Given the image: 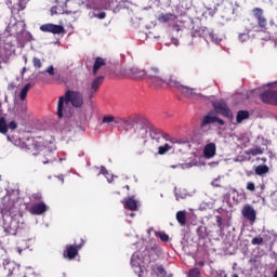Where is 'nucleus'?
I'll return each instance as SVG.
<instances>
[{
	"instance_id": "20",
	"label": "nucleus",
	"mask_w": 277,
	"mask_h": 277,
	"mask_svg": "<svg viewBox=\"0 0 277 277\" xmlns=\"http://www.w3.org/2000/svg\"><path fill=\"white\" fill-rule=\"evenodd\" d=\"M4 233L6 235H16V233H18V222L12 219L10 224L4 226Z\"/></svg>"
},
{
	"instance_id": "32",
	"label": "nucleus",
	"mask_w": 277,
	"mask_h": 277,
	"mask_svg": "<svg viewBox=\"0 0 277 277\" xmlns=\"http://www.w3.org/2000/svg\"><path fill=\"white\" fill-rule=\"evenodd\" d=\"M156 237H159L160 241L164 243L170 241V236L163 232H155Z\"/></svg>"
},
{
	"instance_id": "38",
	"label": "nucleus",
	"mask_w": 277,
	"mask_h": 277,
	"mask_svg": "<svg viewBox=\"0 0 277 277\" xmlns=\"http://www.w3.org/2000/svg\"><path fill=\"white\" fill-rule=\"evenodd\" d=\"M30 200L31 202H40L42 200V194L40 193H34L31 196H30Z\"/></svg>"
},
{
	"instance_id": "19",
	"label": "nucleus",
	"mask_w": 277,
	"mask_h": 277,
	"mask_svg": "<svg viewBox=\"0 0 277 277\" xmlns=\"http://www.w3.org/2000/svg\"><path fill=\"white\" fill-rule=\"evenodd\" d=\"M148 81H149V84L151 85V88H155V90H161V88H163L164 83L168 85V81H170V78L163 80L160 76H158L156 78H151Z\"/></svg>"
},
{
	"instance_id": "50",
	"label": "nucleus",
	"mask_w": 277,
	"mask_h": 277,
	"mask_svg": "<svg viewBox=\"0 0 277 277\" xmlns=\"http://www.w3.org/2000/svg\"><path fill=\"white\" fill-rule=\"evenodd\" d=\"M217 275L219 277H228L225 271H219Z\"/></svg>"
},
{
	"instance_id": "2",
	"label": "nucleus",
	"mask_w": 277,
	"mask_h": 277,
	"mask_svg": "<svg viewBox=\"0 0 277 277\" xmlns=\"http://www.w3.org/2000/svg\"><path fill=\"white\" fill-rule=\"evenodd\" d=\"M15 146H18V148H22V150H25L29 155H38V153L47 148L48 144L42 140V137H27L15 141Z\"/></svg>"
},
{
	"instance_id": "62",
	"label": "nucleus",
	"mask_w": 277,
	"mask_h": 277,
	"mask_svg": "<svg viewBox=\"0 0 277 277\" xmlns=\"http://www.w3.org/2000/svg\"><path fill=\"white\" fill-rule=\"evenodd\" d=\"M126 188L129 189V185H127Z\"/></svg>"
},
{
	"instance_id": "26",
	"label": "nucleus",
	"mask_w": 277,
	"mask_h": 277,
	"mask_svg": "<svg viewBox=\"0 0 277 277\" xmlns=\"http://www.w3.org/2000/svg\"><path fill=\"white\" fill-rule=\"evenodd\" d=\"M175 217L181 226H185L187 224V214L185 211H177Z\"/></svg>"
},
{
	"instance_id": "6",
	"label": "nucleus",
	"mask_w": 277,
	"mask_h": 277,
	"mask_svg": "<svg viewBox=\"0 0 277 277\" xmlns=\"http://www.w3.org/2000/svg\"><path fill=\"white\" fill-rule=\"evenodd\" d=\"M212 107L214 111H216L220 116H223V118H228L229 120H233V110H230V107H228V104H226L224 100L212 102Z\"/></svg>"
},
{
	"instance_id": "15",
	"label": "nucleus",
	"mask_w": 277,
	"mask_h": 277,
	"mask_svg": "<svg viewBox=\"0 0 277 277\" xmlns=\"http://www.w3.org/2000/svg\"><path fill=\"white\" fill-rule=\"evenodd\" d=\"M127 75L130 79H144V77H146V71L138 69L137 67H132L128 69Z\"/></svg>"
},
{
	"instance_id": "10",
	"label": "nucleus",
	"mask_w": 277,
	"mask_h": 277,
	"mask_svg": "<svg viewBox=\"0 0 277 277\" xmlns=\"http://www.w3.org/2000/svg\"><path fill=\"white\" fill-rule=\"evenodd\" d=\"M260 101L265 105L277 107V91L273 89L264 90L260 93Z\"/></svg>"
},
{
	"instance_id": "4",
	"label": "nucleus",
	"mask_w": 277,
	"mask_h": 277,
	"mask_svg": "<svg viewBox=\"0 0 277 277\" xmlns=\"http://www.w3.org/2000/svg\"><path fill=\"white\" fill-rule=\"evenodd\" d=\"M253 18H255L258 25V29L261 31H269L271 27H276L274 19H271L269 23L267 22V17H265V13L261 8H254L252 10Z\"/></svg>"
},
{
	"instance_id": "23",
	"label": "nucleus",
	"mask_w": 277,
	"mask_h": 277,
	"mask_svg": "<svg viewBox=\"0 0 277 277\" xmlns=\"http://www.w3.org/2000/svg\"><path fill=\"white\" fill-rule=\"evenodd\" d=\"M148 133H149L151 140H155V142H159V140H161V137H163V133L161 132V130H159L157 128L149 127Z\"/></svg>"
},
{
	"instance_id": "21",
	"label": "nucleus",
	"mask_w": 277,
	"mask_h": 277,
	"mask_svg": "<svg viewBox=\"0 0 277 277\" xmlns=\"http://www.w3.org/2000/svg\"><path fill=\"white\" fill-rule=\"evenodd\" d=\"M103 66H107V61L101 56H97L93 63V75H98V70L102 69Z\"/></svg>"
},
{
	"instance_id": "44",
	"label": "nucleus",
	"mask_w": 277,
	"mask_h": 277,
	"mask_svg": "<svg viewBox=\"0 0 277 277\" xmlns=\"http://www.w3.org/2000/svg\"><path fill=\"white\" fill-rule=\"evenodd\" d=\"M8 205H9V207H5L4 210L6 211V213H12V208L14 207V201L9 200Z\"/></svg>"
},
{
	"instance_id": "35",
	"label": "nucleus",
	"mask_w": 277,
	"mask_h": 277,
	"mask_svg": "<svg viewBox=\"0 0 277 277\" xmlns=\"http://www.w3.org/2000/svg\"><path fill=\"white\" fill-rule=\"evenodd\" d=\"M263 153H264L263 148L255 147V148L249 149L248 155H252V157H256V155H263Z\"/></svg>"
},
{
	"instance_id": "29",
	"label": "nucleus",
	"mask_w": 277,
	"mask_h": 277,
	"mask_svg": "<svg viewBox=\"0 0 277 277\" xmlns=\"http://www.w3.org/2000/svg\"><path fill=\"white\" fill-rule=\"evenodd\" d=\"M30 88H34V83L28 82L25 84V87L22 89L19 93L21 101H25L27 98V92H29Z\"/></svg>"
},
{
	"instance_id": "27",
	"label": "nucleus",
	"mask_w": 277,
	"mask_h": 277,
	"mask_svg": "<svg viewBox=\"0 0 277 277\" xmlns=\"http://www.w3.org/2000/svg\"><path fill=\"white\" fill-rule=\"evenodd\" d=\"M120 120V117H115L111 115H106L102 119V124H110V122H114L115 124H118V121Z\"/></svg>"
},
{
	"instance_id": "11",
	"label": "nucleus",
	"mask_w": 277,
	"mask_h": 277,
	"mask_svg": "<svg viewBox=\"0 0 277 277\" xmlns=\"http://www.w3.org/2000/svg\"><path fill=\"white\" fill-rule=\"evenodd\" d=\"M40 31L44 34L60 35L64 34V26L57 24H43L40 26Z\"/></svg>"
},
{
	"instance_id": "8",
	"label": "nucleus",
	"mask_w": 277,
	"mask_h": 277,
	"mask_svg": "<svg viewBox=\"0 0 277 277\" xmlns=\"http://www.w3.org/2000/svg\"><path fill=\"white\" fill-rule=\"evenodd\" d=\"M103 81H105V76H97L91 83L87 85L85 92L89 101H92L96 92L101 90Z\"/></svg>"
},
{
	"instance_id": "12",
	"label": "nucleus",
	"mask_w": 277,
	"mask_h": 277,
	"mask_svg": "<svg viewBox=\"0 0 277 277\" xmlns=\"http://www.w3.org/2000/svg\"><path fill=\"white\" fill-rule=\"evenodd\" d=\"M242 216L249 222H256V210L250 205H245L241 210Z\"/></svg>"
},
{
	"instance_id": "17",
	"label": "nucleus",
	"mask_w": 277,
	"mask_h": 277,
	"mask_svg": "<svg viewBox=\"0 0 277 277\" xmlns=\"http://www.w3.org/2000/svg\"><path fill=\"white\" fill-rule=\"evenodd\" d=\"M216 150L217 146H215V143H209L203 148V156L206 159H212V157H215Z\"/></svg>"
},
{
	"instance_id": "39",
	"label": "nucleus",
	"mask_w": 277,
	"mask_h": 277,
	"mask_svg": "<svg viewBox=\"0 0 277 277\" xmlns=\"http://www.w3.org/2000/svg\"><path fill=\"white\" fill-rule=\"evenodd\" d=\"M51 14L52 16H54V14H64V9H62V6H52L51 8Z\"/></svg>"
},
{
	"instance_id": "47",
	"label": "nucleus",
	"mask_w": 277,
	"mask_h": 277,
	"mask_svg": "<svg viewBox=\"0 0 277 277\" xmlns=\"http://www.w3.org/2000/svg\"><path fill=\"white\" fill-rule=\"evenodd\" d=\"M18 124L15 123V121H11L8 126V129H11V131L16 130Z\"/></svg>"
},
{
	"instance_id": "52",
	"label": "nucleus",
	"mask_w": 277,
	"mask_h": 277,
	"mask_svg": "<svg viewBox=\"0 0 277 277\" xmlns=\"http://www.w3.org/2000/svg\"><path fill=\"white\" fill-rule=\"evenodd\" d=\"M14 89V84L10 83L9 84V90H13Z\"/></svg>"
},
{
	"instance_id": "59",
	"label": "nucleus",
	"mask_w": 277,
	"mask_h": 277,
	"mask_svg": "<svg viewBox=\"0 0 277 277\" xmlns=\"http://www.w3.org/2000/svg\"><path fill=\"white\" fill-rule=\"evenodd\" d=\"M1 111H3V108H1V104H0V116H1Z\"/></svg>"
},
{
	"instance_id": "46",
	"label": "nucleus",
	"mask_w": 277,
	"mask_h": 277,
	"mask_svg": "<svg viewBox=\"0 0 277 277\" xmlns=\"http://www.w3.org/2000/svg\"><path fill=\"white\" fill-rule=\"evenodd\" d=\"M214 122H217L221 127H224V124H226V121H224L217 116L214 117Z\"/></svg>"
},
{
	"instance_id": "31",
	"label": "nucleus",
	"mask_w": 277,
	"mask_h": 277,
	"mask_svg": "<svg viewBox=\"0 0 277 277\" xmlns=\"http://www.w3.org/2000/svg\"><path fill=\"white\" fill-rule=\"evenodd\" d=\"M0 133L3 135L8 133V123L5 122V117L0 118Z\"/></svg>"
},
{
	"instance_id": "9",
	"label": "nucleus",
	"mask_w": 277,
	"mask_h": 277,
	"mask_svg": "<svg viewBox=\"0 0 277 277\" xmlns=\"http://www.w3.org/2000/svg\"><path fill=\"white\" fill-rule=\"evenodd\" d=\"M140 115H135L133 117L122 118L119 117V120L117 121L120 127L126 131V133H129V131H133L135 129V126L137 122H140Z\"/></svg>"
},
{
	"instance_id": "54",
	"label": "nucleus",
	"mask_w": 277,
	"mask_h": 277,
	"mask_svg": "<svg viewBox=\"0 0 277 277\" xmlns=\"http://www.w3.org/2000/svg\"><path fill=\"white\" fill-rule=\"evenodd\" d=\"M274 88H277V81L273 82Z\"/></svg>"
},
{
	"instance_id": "53",
	"label": "nucleus",
	"mask_w": 277,
	"mask_h": 277,
	"mask_svg": "<svg viewBox=\"0 0 277 277\" xmlns=\"http://www.w3.org/2000/svg\"><path fill=\"white\" fill-rule=\"evenodd\" d=\"M42 163H44V164L51 163V160H42Z\"/></svg>"
},
{
	"instance_id": "55",
	"label": "nucleus",
	"mask_w": 277,
	"mask_h": 277,
	"mask_svg": "<svg viewBox=\"0 0 277 277\" xmlns=\"http://www.w3.org/2000/svg\"><path fill=\"white\" fill-rule=\"evenodd\" d=\"M171 168L176 169V168H179V164L171 166Z\"/></svg>"
},
{
	"instance_id": "42",
	"label": "nucleus",
	"mask_w": 277,
	"mask_h": 277,
	"mask_svg": "<svg viewBox=\"0 0 277 277\" xmlns=\"http://www.w3.org/2000/svg\"><path fill=\"white\" fill-rule=\"evenodd\" d=\"M216 226L220 230H224L223 219L220 215H216Z\"/></svg>"
},
{
	"instance_id": "25",
	"label": "nucleus",
	"mask_w": 277,
	"mask_h": 277,
	"mask_svg": "<svg viewBox=\"0 0 277 277\" xmlns=\"http://www.w3.org/2000/svg\"><path fill=\"white\" fill-rule=\"evenodd\" d=\"M174 18H176V16H174V14H172V13H161L158 16V22L159 23H170V21H174Z\"/></svg>"
},
{
	"instance_id": "13",
	"label": "nucleus",
	"mask_w": 277,
	"mask_h": 277,
	"mask_svg": "<svg viewBox=\"0 0 277 277\" xmlns=\"http://www.w3.org/2000/svg\"><path fill=\"white\" fill-rule=\"evenodd\" d=\"M47 203H44V201L35 202L29 208V213H31V215H42V213H47Z\"/></svg>"
},
{
	"instance_id": "18",
	"label": "nucleus",
	"mask_w": 277,
	"mask_h": 277,
	"mask_svg": "<svg viewBox=\"0 0 277 277\" xmlns=\"http://www.w3.org/2000/svg\"><path fill=\"white\" fill-rule=\"evenodd\" d=\"M122 203L128 211H137V200H135L134 196L124 198Z\"/></svg>"
},
{
	"instance_id": "51",
	"label": "nucleus",
	"mask_w": 277,
	"mask_h": 277,
	"mask_svg": "<svg viewBox=\"0 0 277 277\" xmlns=\"http://www.w3.org/2000/svg\"><path fill=\"white\" fill-rule=\"evenodd\" d=\"M144 154V149L136 151V155L140 157Z\"/></svg>"
},
{
	"instance_id": "34",
	"label": "nucleus",
	"mask_w": 277,
	"mask_h": 277,
	"mask_svg": "<svg viewBox=\"0 0 277 277\" xmlns=\"http://www.w3.org/2000/svg\"><path fill=\"white\" fill-rule=\"evenodd\" d=\"M156 268H153V271L157 272V276H160V277L167 276L168 273L166 272V268H163V265H156Z\"/></svg>"
},
{
	"instance_id": "48",
	"label": "nucleus",
	"mask_w": 277,
	"mask_h": 277,
	"mask_svg": "<svg viewBox=\"0 0 277 277\" xmlns=\"http://www.w3.org/2000/svg\"><path fill=\"white\" fill-rule=\"evenodd\" d=\"M100 174H103L104 176H107V174H109V171L106 170L105 167L101 168Z\"/></svg>"
},
{
	"instance_id": "40",
	"label": "nucleus",
	"mask_w": 277,
	"mask_h": 277,
	"mask_svg": "<svg viewBox=\"0 0 277 277\" xmlns=\"http://www.w3.org/2000/svg\"><path fill=\"white\" fill-rule=\"evenodd\" d=\"M188 277H200V268L195 267L188 272Z\"/></svg>"
},
{
	"instance_id": "60",
	"label": "nucleus",
	"mask_w": 277,
	"mask_h": 277,
	"mask_svg": "<svg viewBox=\"0 0 277 277\" xmlns=\"http://www.w3.org/2000/svg\"><path fill=\"white\" fill-rule=\"evenodd\" d=\"M274 277H277V269H276V272H275V274H274Z\"/></svg>"
},
{
	"instance_id": "37",
	"label": "nucleus",
	"mask_w": 277,
	"mask_h": 277,
	"mask_svg": "<svg viewBox=\"0 0 277 277\" xmlns=\"http://www.w3.org/2000/svg\"><path fill=\"white\" fill-rule=\"evenodd\" d=\"M32 66L34 68H36V70L42 68V60L38 58V57H32Z\"/></svg>"
},
{
	"instance_id": "43",
	"label": "nucleus",
	"mask_w": 277,
	"mask_h": 277,
	"mask_svg": "<svg viewBox=\"0 0 277 277\" xmlns=\"http://www.w3.org/2000/svg\"><path fill=\"white\" fill-rule=\"evenodd\" d=\"M247 189L248 192H256V186L254 185V182H248Z\"/></svg>"
},
{
	"instance_id": "58",
	"label": "nucleus",
	"mask_w": 277,
	"mask_h": 277,
	"mask_svg": "<svg viewBox=\"0 0 277 277\" xmlns=\"http://www.w3.org/2000/svg\"><path fill=\"white\" fill-rule=\"evenodd\" d=\"M232 277H239V275H237V274H233V275H232Z\"/></svg>"
},
{
	"instance_id": "41",
	"label": "nucleus",
	"mask_w": 277,
	"mask_h": 277,
	"mask_svg": "<svg viewBox=\"0 0 277 277\" xmlns=\"http://www.w3.org/2000/svg\"><path fill=\"white\" fill-rule=\"evenodd\" d=\"M252 246H263V237L259 236V237H254L251 240Z\"/></svg>"
},
{
	"instance_id": "5",
	"label": "nucleus",
	"mask_w": 277,
	"mask_h": 277,
	"mask_svg": "<svg viewBox=\"0 0 277 277\" xmlns=\"http://www.w3.org/2000/svg\"><path fill=\"white\" fill-rule=\"evenodd\" d=\"M150 130V123L142 116L138 118V122L134 126V135L137 140H146L148 137V131Z\"/></svg>"
},
{
	"instance_id": "56",
	"label": "nucleus",
	"mask_w": 277,
	"mask_h": 277,
	"mask_svg": "<svg viewBox=\"0 0 277 277\" xmlns=\"http://www.w3.org/2000/svg\"><path fill=\"white\" fill-rule=\"evenodd\" d=\"M130 217H135V213H130Z\"/></svg>"
},
{
	"instance_id": "22",
	"label": "nucleus",
	"mask_w": 277,
	"mask_h": 277,
	"mask_svg": "<svg viewBox=\"0 0 277 277\" xmlns=\"http://www.w3.org/2000/svg\"><path fill=\"white\" fill-rule=\"evenodd\" d=\"M161 70H159V67L151 66L149 69L145 71V77H147V80L155 79L157 77H160Z\"/></svg>"
},
{
	"instance_id": "33",
	"label": "nucleus",
	"mask_w": 277,
	"mask_h": 277,
	"mask_svg": "<svg viewBox=\"0 0 277 277\" xmlns=\"http://www.w3.org/2000/svg\"><path fill=\"white\" fill-rule=\"evenodd\" d=\"M172 150V146L166 143L163 146L158 147V155H166V153Z\"/></svg>"
},
{
	"instance_id": "30",
	"label": "nucleus",
	"mask_w": 277,
	"mask_h": 277,
	"mask_svg": "<svg viewBox=\"0 0 277 277\" xmlns=\"http://www.w3.org/2000/svg\"><path fill=\"white\" fill-rule=\"evenodd\" d=\"M267 172H269V167L266 164H260L255 168V174H258V176H263V174H267Z\"/></svg>"
},
{
	"instance_id": "28",
	"label": "nucleus",
	"mask_w": 277,
	"mask_h": 277,
	"mask_svg": "<svg viewBox=\"0 0 277 277\" xmlns=\"http://www.w3.org/2000/svg\"><path fill=\"white\" fill-rule=\"evenodd\" d=\"M215 122V116L206 115L203 116L200 127L203 129V127H207V124H213Z\"/></svg>"
},
{
	"instance_id": "16",
	"label": "nucleus",
	"mask_w": 277,
	"mask_h": 277,
	"mask_svg": "<svg viewBox=\"0 0 277 277\" xmlns=\"http://www.w3.org/2000/svg\"><path fill=\"white\" fill-rule=\"evenodd\" d=\"M251 31H259V26L251 24L250 28H246L245 31L239 34L238 36L239 42H248V40H250Z\"/></svg>"
},
{
	"instance_id": "1",
	"label": "nucleus",
	"mask_w": 277,
	"mask_h": 277,
	"mask_svg": "<svg viewBox=\"0 0 277 277\" xmlns=\"http://www.w3.org/2000/svg\"><path fill=\"white\" fill-rule=\"evenodd\" d=\"M71 105L76 109L83 107V93L75 90H67L63 96L58 98L57 116L64 118V116H70L68 106Z\"/></svg>"
},
{
	"instance_id": "14",
	"label": "nucleus",
	"mask_w": 277,
	"mask_h": 277,
	"mask_svg": "<svg viewBox=\"0 0 277 277\" xmlns=\"http://www.w3.org/2000/svg\"><path fill=\"white\" fill-rule=\"evenodd\" d=\"M193 38H207L209 36L210 30L205 26L193 27L192 29Z\"/></svg>"
},
{
	"instance_id": "3",
	"label": "nucleus",
	"mask_w": 277,
	"mask_h": 277,
	"mask_svg": "<svg viewBox=\"0 0 277 277\" xmlns=\"http://www.w3.org/2000/svg\"><path fill=\"white\" fill-rule=\"evenodd\" d=\"M168 87L173 90H179L186 98H196V96H202V94L197 93L196 89L189 88L181 83V81L176 80V78L170 77L168 81Z\"/></svg>"
},
{
	"instance_id": "24",
	"label": "nucleus",
	"mask_w": 277,
	"mask_h": 277,
	"mask_svg": "<svg viewBox=\"0 0 277 277\" xmlns=\"http://www.w3.org/2000/svg\"><path fill=\"white\" fill-rule=\"evenodd\" d=\"M243 120H250V111L248 110H239L236 116L237 124H241Z\"/></svg>"
},
{
	"instance_id": "49",
	"label": "nucleus",
	"mask_w": 277,
	"mask_h": 277,
	"mask_svg": "<svg viewBox=\"0 0 277 277\" xmlns=\"http://www.w3.org/2000/svg\"><path fill=\"white\" fill-rule=\"evenodd\" d=\"M105 16H107V13L105 12H100L96 17L100 18L101 21H103V18H105Z\"/></svg>"
},
{
	"instance_id": "57",
	"label": "nucleus",
	"mask_w": 277,
	"mask_h": 277,
	"mask_svg": "<svg viewBox=\"0 0 277 277\" xmlns=\"http://www.w3.org/2000/svg\"><path fill=\"white\" fill-rule=\"evenodd\" d=\"M199 265L202 267V265H205V262H199Z\"/></svg>"
},
{
	"instance_id": "45",
	"label": "nucleus",
	"mask_w": 277,
	"mask_h": 277,
	"mask_svg": "<svg viewBox=\"0 0 277 277\" xmlns=\"http://www.w3.org/2000/svg\"><path fill=\"white\" fill-rule=\"evenodd\" d=\"M44 72H48V75H51V77H53V75H55V68L53 67V65L49 66Z\"/></svg>"
},
{
	"instance_id": "7",
	"label": "nucleus",
	"mask_w": 277,
	"mask_h": 277,
	"mask_svg": "<svg viewBox=\"0 0 277 277\" xmlns=\"http://www.w3.org/2000/svg\"><path fill=\"white\" fill-rule=\"evenodd\" d=\"M85 246V240L81 239L80 243L67 245L65 250L63 251L64 259H68V261H75L77 256H79V250Z\"/></svg>"
},
{
	"instance_id": "61",
	"label": "nucleus",
	"mask_w": 277,
	"mask_h": 277,
	"mask_svg": "<svg viewBox=\"0 0 277 277\" xmlns=\"http://www.w3.org/2000/svg\"><path fill=\"white\" fill-rule=\"evenodd\" d=\"M25 64H27V58H25Z\"/></svg>"
},
{
	"instance_id": "36",
	"label": "nucleus",
	"mask_w": 277,
	"mask_h": 277,
	"mask_svg": "<svg viewBox=\"0 0 277 277\" xmlns=\"http://www.w3.org/2000/svg\"><path fill=\"white\" fill-rule=\"evenodd\" d=\"M208 36H209L211 42H214V44H220V42H222V39L217 38V35H215V32H213V31H210L208 34Z\"/></svg>"
}]
</instances>
